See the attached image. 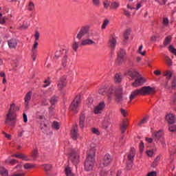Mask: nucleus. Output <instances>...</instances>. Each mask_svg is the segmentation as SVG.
I'll return each instance as SVG.
<instances>
[{
    "label": "nucleus",
    "instance_id": "1",
    "mask_svg": "<svg viewBox=\"0 0 176 176\" xmlns=\"http://www.w3.org/2000/svg\"><path fill=\"white\" fill-rule=\"evenodd\" d=\"M17 111H20V107H17L16 104L10 105L7 113L6 114L5 123L7 126H14L17 122Z\"/></svg>",
    "mask_w": 176,
    "mask_h": 176
},
{
    "label": "nucleus",
    "instance_id": "2",
    "mask_svg": "<svg viewBox=\"0 0 176 176\" xmlns=\"http://www.w3.org/2000/svg\"><path fill=\"white\" fill-rule=\"evenodd\" d=\"M109 100H112V96H115L116 102L123 101V88L122 87H110L107 92Z\"/></svg>",
    "mask_w": 176,
    "mask_h": 176
},
{
    "label": "nucleus",
    "instance_id": "3",
    "mask_svg": "<svg viewBox=\"0 0 176 176\" xmlns=\"http://www.w3.org/2000/svg\"><path fill=\"white\" fill-rule=\"evenodd\" d=\"M152 91H153V88L151 87L150 86L137 89L131 93L129 96V102H131V101H133V100H134L137 96H148V94H151Z\"/></svg>",
    "mask_w": 176,
    "mask_h": 176
},
{
    "label": "nucleus",
    "instance_id": "4",
    "mask_svg": "<svg viewBox=\"0 0 176 176\" xmlns=\"http://www.w3.org/2000/svg\"><path fill=\"white\" fill-rule=\"evenodd\" d=\"M94 156H96V150L94 148L90 149L85 162V171H92L93 168H94Z\"/></svg>",
    "mask_w": 176,
    "mask_h": 176
},
{
    "label": "nucleus",
    "instance_id": "5",
    "mask_svg": "<svg viewBox=\"0 0 176 176\" xmlns=\"http://www.w3.org/2000/svg\"><path fill=\"white\" fill-rule=\"evenodd\" d=\"M69 160H71L72 163L76 166L79 164L80 162V156L79 155V151L76 149H72L69 153Z\"/></svg>",
    "mask_w": 176,
    "mask_h": 176
},
{
    "label": "nucleus",
    "instance_id": "6",
    "mask_svg": "<svg viewBox=\"0 0 176 176\" xmlns=\"http://www.w3.org/2000/svg\"><path fill=\"white\" fill-rule=\"evenodd\" d=\"M80 96H76L73 102L70 105L71 111H73L74 113H78V109H79V104H80Z\"/></svg>",
    "mask_w": 176,
    "mask_h": 176
},
{
    "label": "nucleus",
    "instance_id": "7",
    "mask_svg": "<svg viewBox=\"0 0 176 176\" xmlns=\"http://www.w3.org/2000/svg\"><path fill=\"white\" fill-rule=\"evenodd\" d=\"M135 148H131L128 154V160L130 162L129 164H126L127 170H131L133 167V162H134V157H135Z\"/></svg>",
    "mask_w": 176,
    "mask_h": 176
},
{
    "label": "nucleus",
    "instance_id": "8",
    "mask_svg": "<svg viewBox=\"0 0 176 176\" xmlns=\"http://www.w3.org/2000/svg\"><path fill=\"white\" fill-rule=\"evenodd\" d=\"M105 109V102L102 101L98 103V105H96L94 109V113L96 115H98L100 113H102V111Z\"/></svg>",
    "mask_w": 176,
    "mask_h": 176
},
{
    "label": "nucleus",
    "instance_id": "9",
    "mask_svg": "<svg viewBox=\"0 0 176 176\" xmlns=\"http://www.w3.org/2000/svg\"><path fill=\"white\" fill-rule=\"evenodd\" d=\"M145 82H146L145 78L140 76V77H138L135 82L132 83V86L133 87H140V86H142Z\"/></svg>",
    "mask_w": 176,
    "mask_h": 176
},
{
    "label": "nucleus",
    "instance_id": "10",
    "mask_svg": "<svg viewBox=\"0 0 176 176\" xmlns=\"http://www.w3.org/2000/svg\"><path fill=\"white\" fill-rule=\"evenodd\" d=\"M124 58H126V51L124 50H120L118 52L117 63L122 64L124 61Z\"/></svg>",
    "mask_w": 176,
    "mask_h": 176
},
{
    "label": "nucleus",
    "instance_id": "11",
    "mask_svg": "<svg viewBox=\"0 0 176 176\" xmlns=\"http://www.w3.org/2000/svg\"><path fill=\"white\" fill-rule=\"evenodd\" d=\"M111 163H112V157H111L109 154H106L102 160V164H103L104 167H107V166H109Z\"/></svg>",
    "mask_w": 176,
    "mask_h": 176
},
{
    "label": "nucleus",
    "instance_id": "12",
    "mask_svg": "<svg viewBox=\"0 0 176 176\" xmlns=\"http://www.w3.org/2000/svg\"><path fill=\"white\" fill-rule=\"evenodd\" d=\"M89 34V28L88 27H82L77 34V39H82L85 35Z\"/></svg>",
    "mask_w": 176,
    "mask_h": 176
},
{
    "label": "nucleus",
    "instance_id": "13",
    "mask_svg": "<svg viewBox=\"0 0 176 176\" xmlns=\"http://www.w3.org/2000/svg\"><path fill=\"white\" fill-rule=\"evenodd\" d=\"M32 97V91H28L25 95L24 101H25V107H30V101H31Z\"/></svg>",
    "mask_w": 176,
    "mask_h": 176
},
{
    "label": "nucleus",
    "instance_id": "14",
    "mask_svg": "<svg viewBox=\"0 0 176 176\" xmlns=\"http://www.w3.org/2000/svg\"><path fill=\"white\" fill-rule=\"evenodd\" d=\"M78 125H75L72 129V131H71V137L75 141L78 140Z\"/></svg>",
    "mask_w": 176,
    "mask_h": 176
},
{
    "label": "nucleus",
    "instance_id": "15",
    "mask_svg": "<svg viewBox=\"0 0 176 176\" xmlns=\"http://www.w3.org/2000/svg\"><path fill=\"white\" fill-rule=\"evenodd\" d=\"M163 134L164 133L162 130H160L157 133H154L153 138L155 141H156L157 142H159L160 140H163V138H164L163 137Z\"/></svg>",
    "mask_w": 176,
    "mask_h": 176
},
{
    "label": "nucleus",
    "instance_id": "16",
    "mask_svg": "<svg viewBox=\"0 0 176 176\" xmlns=\"http://www.w3.org/2000/svg\"><path fill=\"white\" fill-rule=\"evenodd\" d=\"M128 76H130L133 79H137L138 77H140L141 75H140V73H138L137 71L134 69H131L128 71L127 74Z\"/></svg>",
    "mask_w": 176,
    "mask_h": 176
},
{
    "label": "nucleus",
    "instance_id": "17",
    "mask_svg": "<svg viewBox=\"0 0 176 176\" xmlns=\"http://www.w3.org/2000/svg\"><path fill=\"white\" fill-rule=\"evenodd\" d=\"M166 122H168L169 124H173V123H175V120H176L175 116H173L171 113L168 114L166 116Z\"/></svg>",
    "mask_w": 176,
    "mask_h": 176
},
{
    "label": "nucleus",
    "instance_id": "18",
    "mask_svg": "<svg viewBox=\"0 0 176 176\" xmlns=\"http://www.w3.org/2000/svg\"><path fill=\"white\" fill-rule=\"evenodd\" d=\"M116 38L115 37V36H111L109 40V46L111 49H115V47H116Z\"/></svg>",
    "mask_w": 176,
    "mask_h": 176
},
{
    "label": "nucleus",
    "instance_id": "19",
    "mask_svg": "<svg viewBox=\"0 0 176 176\" xmlns=\"http://www.w3.org/2000/svg\"><path fill=\"white\" fill-rule=\"evenodd\" d=\"M10 49H16L17 47V40L12 38L8 41Z\"/></svg>",
    "mask_w": 176,
    "mask_h": 176
},
{
    "label": "nucleus",
    "instance_id": "20",
    "mask_svg": "<svg viewBox=\"0 0 176 176\" xmlns=\"http://www.w3.org/2000/svg\"><path fill=\"white\" fill-rule=\"evenodd\" d=\"M142 7V4H141V3H138L137 6H136V8L134 7V6L133 5V3H128L127 6H126L127 9H130V10H134V9H135V10H140Z\"/></svg>",
    "mask_w": 176,
    "mask_h": 176
},
{
    "label": "nucleus",
    "instance_id": "21",
    "mask_svg": "<svg viewBox=\"0 0 176 176\" xmlns=\"http://www.w3.org/2000/svg\"><path fill=\"white\" fill-rule=\"evenodd\" d=\"M65 85H67V83L65 82V77H63L59 80L58 82V89H60V90H63V89L65 87Z\"/></svg>",
    "mask_w": 176,
    "mask_h": 176
},
{
    "label": "nucleus",
    "instance_id": "22",
    "mask_svg": "<svg viewBox=\"0 0 176 176\" xmlns=\"http://www.w3.org/2000/svg\"><path fill=\"white\" fill-rule=\"evenodd\" d=\"M85 120H86V116L85 115V113H81L80 116V121H79L80 129H84Z\"/></svg>",
    "mask_w": 176,
    "mask_h": 176
},
{
    "label": "nucleus",
    "instance_id": "23",
    "mask_svg": "<svg viewBox=\"0 0 176 176\" xmlns=\"http://www.w3.org/2000/svg\"><path fill=\"white\" fill-rule=\"evenodd\" d=\"M110 126L111 122H109L108 120H104L101 124V127L102 129H104V130H108Z\"/></svg>",
    "mask_w": 176,
    "mask_h": 176
},
{
    "label": "nucleus",
    "instance_id": "24",
    "mask_svg": "<svg viewBox=\"0 0 176 176\" xmlns=\"http://www.w3.org/2000/svg\"><path fill=\"white\" fill-rule=\"evenodd\" d=\"M12 157H17L18 159H21L22 160L28 161V157L23 153L14 154L12 155Z\"/></svg>",
    "mask_w": 176,
    "mask_h": 176
},
{
    "label": "nucleus",
    "instance_id": "25",
    "mask_svg": "<svg viewBox=\"0 0 176 176\" xmlns=\"http://www.w3.org/2000/svg\"><path fill=\"white\" fill-rule=\"evenodd\" d=\"M127 126H129V122H127L126 120H124L120 125L121 133H122V134L124 133L126 130H127Z\"/></svg>",
    "mask_w": 176,
    "mask_h": 176
},
{
    "label": "nucleus",
    "instance_id": "26",
    "mask_svg": "<svg viewBox=\"0 0 176 176\" xmlns=\"http://www.w3.org/2000/svg\"><path fill=\"white\" fill-rule=\"evenodd\" d=\"M93 43H94V41L90 38H88L83 40L80 45V46H87V45H93Z\"/></svg>",
    "mask_w": 176,
    "mask_h": 176
},
{
    "label": "nucleus",
    "instance_id": "27",
    "mask_svg": "<svg viewBox=\"0 0 176 176\" xmlns=\"http://www.w3.org/2000/svg\"><path fill=\"white\" fill-rule=\"evenodd\" d=\"M122 79H123V76L120 74H116L114 77V82L116 83H120V82H122Z\"/></svg>",
    "mask_w": 176,
    "mask_h": 176
},
{
    "label": "nucleus",
    "instance_id": "28",
    "mask_svg": "<svg viewBox=\"0 0 176 176\" xmlns=\"http://www.w3.org/2000/svg\"><path fill=\"white\" fill-rule=\"evenodd\" d=\"M107 91H108V88L107 87V86L101 87L99 89V94H101V96H105Z\"/></svg>",
    "mask_w": 176,
    "mask_h": 176
},
{
    "label": "nucleus",
    "instance_id": "29",
    "mask_svg": "<svg viewBox=\"0 0 176 176\" xmlns=\"http://www.w3.org/2000/svg\"><path fill=\"white\" fill-rule=\"evenodd\" d=\"M0 174L1 176H9V172L3 166H0Z\"/></svg>",
    "mask_w": 176,
    "mask_h": 176
},
{
    "label": "nucleus",
    "instance_id": "30",
    "mask_svg": "<svg viewBox=\"0 0 176 176\" xmlns=\"http://www.w3.org/2000/svg\"><path fill=\"white\" fill-rule=\"evenodd\" d=\"M0 174L1 176H9V172L3 166H0Z\"/></svg>",
    "mask_w": 176,
    "mask_h": 176
},
{
    "label": "nucleus",
    "instance_id": "31",
    "mask_svg": "<svg viewBox=\"0 0 176 176\" xmlns=\"http://www.w3.org/2000/svg\"><path fill=\"white\" fill-rule=\"evenodd\" d=\"M0 174L1 176H9V172L3 166H0Z\"/></svg>",
    "mask_w": 176,
    "mask_h": 176
},
{
    "label": "nucleus",
    "instance_id": "32",
    "mask_svg": "<svg viewBox=\"0 0 176 176\" xmlns=\"http://www.w3.org/2000/svg\"><path fill=\"white\" fill-rule=\"evenodd\" d=\"M17 163V160L14 159H12L10 157L8 158L6 160V164H10L11 166H14Z\"/></svg>",
    "mask_w": 176,
    "mask_h": 176
},
{
    "label": "nucleus",
    "instance_id": "33",
    "mask_svg": "<svg viewBox=\"0 0 176 176\" xmlns=\"http://www.w3.org/2000/svg\"><path fill=\"white\" fill-rule=\"evenodd\" d=\"M50 102L51 105H56L57 102H58V97L54 96L50 99Z\"/></svg>",
    "mask_w": 176,
    "mask_h": 176
},
{
    "label": "nucleus",
    "instance_id": "34",
    "mask_svg": "<svg viewBox=\"0 0 176 176\" xmlns=\"http://www.w3.org/2000/svg\"><path fill=\"white\" fill-rule=\"evenodd\" d=\"M79 46H80L79 42L74 41L72 44V49L74 52L76 53V52H78V49H79Z\"/></svg>",
    "mask_w": 176,
    "mask_h": 176
},
{
    "label": "nucleus",
    "instance_id": "35",
    "mask_svg": "<svg viewBox=\"0 0 176 176\" xmlns=\"http://www.w3.org/2000/svg\"><path fill=\"white\" fill-rule=\"evenodd\" d=\"M173 39V37H171V36H168L165 38L164 42V46H167L168 45H170V43H171V41Z\"/></svg>",
    "mask_w": 176,
    "mask_h": 176
},
{
    "label": "nucleus",
    "instance_id": "36",
    "mask_svg": "<svg viewBox=\"0 0 176 176\" xmlns=\"http://www.w3.org/2000/svg\"><path fill=\"white\" fill-rule=\"evenodd\" d=\"M170 24V21L168 18H164L162 21L163 28H167Z\"/></svg>",
    "mask_w": 176,
    "mask_h": 176
},
{
    "label": "nucleus",
    "instance_id": "37",
    "mask_svg": "<svg viewBox=\"0 0 176 176\" xmlns=\"http://www.w3.org/2000/svg\"><path fill=\"white\" fill-rule=\"evenodd\" d=\"M35 10V4H34L32 1H30L28 6V10H29V12H32V10Z\"/></svg>",
    "mask_w": 176,
    "mask_h": 176
},
{
    "label": "nucleus",
    "instance_id": "38",
    "mask_svg": "<svg viewBox=\"0 0 176 176\" xmlns=\"http://www.w3.org/2000/svg\"><path fill=\"white\" fill-rule=\"evenodd\" d=\"M65 171L66 176H75V175L72 173V170L69 167L65 168Z\"/></svg>",
    "mask_w": 176,
    "mask_h": 176
},
{
    "label": "nucleus",
    "instance_id": "39",
    "mask_svg": "<svg viewBox=\"0 0 176 176\" xmlns=\"http://www.w3.org/2000/svg\"><path fill=\"white\" fill-rule=\"evenodd\" d=\"M67 63H68V55L65 54L62 59L63 67H67Z\"/></svg>",
    "mask_w": 176,
    "mask_h": 176
},
{
    "label": "nucleus",
    "instance_id": "40",
    "mask_svg": "<svg viewBox=\"0 0 176 176\" xmlns=\"http://www.w3.org/2000/svg\"><path fill=\"white\" fill-rule=\"evenodd\" d=\"M52 129L54 130H60V123L57 121H54L52 123Z\"/></svg>",
    "mask_w": 176,
    "mask_h": 176
},
{
    "label": "nucleus",
    "instance_id": "41",
    "mask_svg": "<svg viewBox=\"0 0 176 176\" xmlns=\"http://www.w3.org/2000/svg\"><path fill=\"white\" fill-rule=\"evenodd\" d=\"M39 153V151L38 150V148H35L32 153V156L33 157V159H36V157H38V155Z\"/></svg>",
    "mask_w": 176,
    "mask_h": 176
},
{
    "label": "nucleus",
    "instance_id": "42",
    "mask_svg": "<svg viewBox=\"0 0 176 176\" xmlns=\"http://www.w3.org/2000/svg\"><path fill=\"white\" fill-rule=\"evenodd\" d=\"M119 2H116V1H114V2H112L111 3V9H118V8H119Z\"/></svg>",
    "mask_w": 176,
    "mask_h": 176
},
{
    "label": "nucleus",
    "instance_id": "43",
    "mask_svg": "<svg viewBox=\"0 0 176 176\" xmlns=\"http://www.w3.org/2000/svg\"><path fill=\"white\" fill-rule=\"evenodd\" d=\"M164 76L166 77V79H168V80H170V79H171V77L173 76V73H171L170 71H166L164 74Z\"/></svg>",
    "mask_w": 176,
    "mask_h": 176
},
{
    "label": "nucleus",
    "instance_id": "44",
    "mask_svg": "<svg viewBox=\"0 0 176 176\" xmlns=\"http://www.w3.org/2000/svg\"><path fill=\"white\" fill-rule=\"evenodd\" d=\"M43 170L47 173V171H50L52 170V165L50 164H44L43 165Z\"/></svg>",
    "mask_w": 176,
    "mask_h": 176
},
{
    "label": "nucleus",
    "instance_id": "45",
    "mask_svg": "<svg viewBox=\"0 0 176 176\" xmlns=\"http://www.w3.org/2000/svg\"><path fill=\"white\" fill-rule=\"evenodd\" d=\"M111 5V1L109 0H104L103 1V6L104 9H108Z\"/></svg>",
    "mask_w": 176,
    "mask_h": 176
},
{
    "label": "nucleus",
    "instance_id": "46",
    "mask_svg": "<svg viewBox=\"0 0 176 176\" xmlns=\"http://www.w3.org/2000/svg\"><path fill=\"white\" fill-rule=\"evenodd\" d=\"M148 123V117H144L138 124V126H142V124H146Z\"/></svg>",
    "mask_w": 176,
    "mask_h": 176
},
{
    "label": "nucleus",
    "instance_id": "47",
    "mask_svg": "<svg viewBox=\"0 0 176 176\" xmlns=\"http://www.w3.org/2000/svg\"><path fill=\"white\" fill-rule=\"evenodd\" d=\"M38 41H34V44L33 45V47H32L31 52H38Z\"/></svg>",
    "mask_w": 176,
    "mask_h": 176
},
{
    "label": "nucleus",
    "instance_id": "48",
    "mask_svg": "<svg viewBox=\"0 0 176 176\" xmlns=\"http://www.w3.org/2000/svg\"><path fill=\"white\" fill-rule=\"evenodd\" d=\"M37 56H38L37 52L32 51L31 57H32L33 61H36V57Z\"/></svg>",
    "mask_w": 176,
    "mask_h": 176
},
{
    "label": "nucleus",
    "instance_id": "49",
    "mask_svg": "<svg viewBox=\"0 0 176 176\" xmlns=\"http://www.w3.org/2000/svg\"><path fill=\"white\" fill-rule=\"evenodd\" d=\"M130 36V30H126L124 33V38L126 41H129V36Z\"/></svg>",
    "mask_w": 176,
    "mask_h": 176
},
{
    "label": "nucleus",
    "instance_id": "50",
    "mask_svg": "<svg viewBox=\"0 0 176 176\" xmlns=\"http://www.w3.org/2000/svg\"><path fill=\"white\" fill-rule=\"evenodd\" d=\"M109 24V20L104 19L102 25V30H105L107 28V26Z\"/></svg>",
    "mask_w": 176,
    "mask_h": 176
},
{
    "label": "nucleus",
    "instance_id": "51",
    "mask_svg": "<svg viewBox=\"0 0 176 176\" xmlns=\"http://www.w3.org/2000/svg\"><path fill=\"white\" fill-rule=\"evenodd\" d=\"M92 3L94 6L98 8L101 5V1L100 0H92Z\"/></svg>",
    "mask_w": 176,
    "mask_h": 176
},
{
    "label": "nucleus",
    "instance_id": "52",
    "mask_svg": "<svg viewBox=\"0 0 176 176\" xmlns=\"http://www.w3.org/2000/svg\"><path fill=\"white\" fill-rule=\"evenodd\" d=\"M166 63L168 67H171V65H173V60H171V58L169 57L166 58Z\"/></svg>",
    "mask_w": 176,
    "mask_h": 176
},
{
    "label": "nucleus",
    "instance_id": "53",
    "mask_svg": "<svg viewBox=\"0 0 176 176\" xmlns=\"http://www.w3.org/2000/svg\"><path fill=\"white\" fill-rule=\"evenodd\" d=\"M24 168H25V170H28L30 168H32L34 167V165H32V164H25L23 166Z\"/></svg>",
    "mask_w": 176,
    "mask_h": 176
},
{
    "label": "nucleus",
    "instance_id": "54",
    "mask_svg": "<svg viewBox=\"0 0 176 176\" xmlns=\"http://www.w3.org/2000/svg\"><path fill=\"white\" fill-rule=\"evenodd\" d=\"M169 131L171 133H176V125H170Z\"/></svg>",
    "mask_w": 176,
    "mask_h": 176
},
{
    "label": "nucleus",
    "instance_id": "55",
    "mask_svg": "<svg viewBox=\"0 0 176 176\" xmlns=\"http://www.w3.org/2000/svg\"><path fill=\"white\" fill-rule=\"evenodd\" d=\"M142 49H144V45H141L139 47L138 52H139L140 54H142V56H145V51H144L143 52H142Z\"/></svg>",
    "mask_w": 176,
    "mask_h": 176
},
{
    "label": "nucleus",
    "instance_id": "56",
    "mask_svg": "<svg viewBox=\"0 0 176 176\" xmlns=\"http://www.w3.org/2000/svg\"><path fill=\"white\" fill-rule=\"evenodd\" d=\"M91 131L94 134H96V135H100V131L97 128H93Z\"/></svg>",
    "mask_w": 176,
    "mask_h": 176
},
{
    "label": "nucleus",
    "instance_id": "57",
    "mask_svg": "<svg viewBox=\"0 0 176 176\" xmlns=\"http://www.w3.org/2000/svg\"><path fill=\"white\" fill-rule=\"evenodd\" d=\"M0 24H6V16H2L0 18Z\"/></svg>",
    "mask_w": 176,
    "mask_h": 176
},
{
    "label": "nucleus",
    "instance_id": "58",
    "mask_svg": "<svg viewBox=\"0 0 176 176\" xmlns=\"http://www.w3.org/2000/svg\"><path fill=\"white\" fill-rule=\"evenodd\" d=\"M160 160V157H157L153 163V166L156 167L157 166V162Z\"/></svg>",
    "mask_w": 176,
    "mask_h": 176
},
{
    "label": "nucleus",
    "instance_id": "59",
    "mask_svg": "<svg viewBox=\"0 0 176 176\" xmlns=\"http://www.w3.org/2000/svg\"><path fill=\"white\" fill-rule=\"evenodd\" d=\"M40 34L39 32H36L35 34H34V38H35V42H38V41H39V36H40Z\"/></svg>",
    "mask_w": 176,
    "mask_h": 176
},
{
    "label": "nucleus",
    "instance_id": "60",
    "mask_svg": "<svg viewBox=\"0 0 176 176\" xmlns=\"http://www.w3.org/2000/svg\"><path fill=\"white\" fill-rule=\"evenodd\" d=\"M63 54V52L61 51H57L55 54V58H58L60 56Z\"/></svg>",
    "mask_w": 176,
    "mask_h": 176
},
{
    "label": "nucleus",
    "instance_id": "61",
    "mask_svg": "<svg viewBox=\"0 0 176 176\" xmlns=\"http://www.w3.org/2000/svg\"><path fill=\"white\" fill-rule=\"evenodd\" d=\"M155 2L159 3L160 5H166V0H155Z\"/></svg>",
    "mask_w": 176,
    "mask_h": 176
},
{
    "label": "nucleus",
    "instance_id": "62",
    "mask_svg": "<svg viewBox=\"0 0 176 176\" xmlns=\"http://www.w3.org/2000/svg\"><path fill=\"white\" fill-rule=\"evenodd\" d=\"M155 153H153V151L152 150H148L146 151V155H148V156L152 157L153 156Z\"/></svg>",
    "mask_w": 176,
    "mask_h": 176
},
{
    "label": "nucleus",
    "instance_id": "63",
    "mask_svg": "<svg viewBox=\"0 0 176 176\" xmlns=\"http://www.w3.org/2000/svg\"><path fill=\"white\" fill-rule=\"evenodd\" d=\"M147 176H157V173L156 171H152L149 173Z\"/></svg>",
    "mask_w": 176,
    "mask_h": 176
},
{
    "label": "nucleus",
    "instance_id": "64",
    "mask_svg": "<svg viewBox=\"0 0 176 176\" xmlns=\"http://www.w3.org/2000/svg\"><path fill=\"white\" fill-rule=\"evenodd\" d=\"M25 175V173H14L12 176H24Z\"/></svg>",
    "mask_w": 176,
    "mask_h": 176
}]
</instances>
